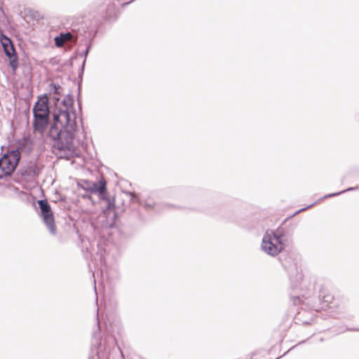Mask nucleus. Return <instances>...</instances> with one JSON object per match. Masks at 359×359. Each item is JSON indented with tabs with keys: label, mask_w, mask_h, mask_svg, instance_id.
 Wrapping results in <instances>:
<instances>
[{
	"label": "nucleus",
	"mask_w": 359,
	"mask_h": 359,
	"mask_svg": "<svg viewBox=\"0 0 359 359\" xmlns=\"http://www.w3.org/2000/svg\"><path fill=\"white\" fill-rule=\"evenodd\" d=\"M320 306L316 307L315 309L316 311L325 310L330 306V304H332L334 301V296L331 292L323 290L320 292Z\"/></svg>",
	"instance_id": "obj_7"
},
{
	"label": "nucleus",
	"mask_w": 359,
	"mask_h": 359,
	"mask_svg": "<svg viewBox=\"0 0 359 359\" xmlns=\"http://www.w3.org/2000/svg\"><path fill=\"white\" fill-rule=\"evenodd\" d=\"M52 86L53 87L54 93L55 94H60L59 89L60 88V86H57L55 84L52 85Z\"/></svg>",
	"instance_id": "obj_11"
},
{
	"label": "nucleus",
	"mask_w": 359,
	"mask_h": 359,
	"mask_svg": "<svg viewBox=\"0 0 359 359\" xmlns=\"http://www.w3.org/2000/svg\"><path fill=\"white\" fill-rule=\"evenodd\" d=\"M76 113L69 109L55 115V124L51 127L50 135L58 139L57 148L60 151L73 149V141L77 129Z\"/></svg>",
	"instance_id": "obj_1"
},
{
	"label": "nucleus",
	"mask_w": 359,
	"mask_h": 359,
	"mask_svg": "<svg viewBox=\"0 0 359 359\" xmlns=\"http://www.w3.org/2000/svg\"><path fill=\"white\" fill-rule=\"evenodd\" d=\"M18 150H13L4 154L0 159V178L12 174L20 160Z\"/></svg>",
	"instance_id": "obj_4"
},
{
	"label": "nucleus",
	"mask_w": 359,
	"mask_h": 359,
	"mask_svg": "<svg viewBox=\"0 0 359 359\" xmlns=\"http://www.w3.org/2000/svg\"><path fill=\"white\" fill-rule=\"evenodd\" d=\"M38 204L41 210V216L50 231L55 234L56 226L55 224L54 214L47 200H39Z\"/></svg>",
	"instance_id": "obj_5"
},
{
	"label": "nucleus",
	"mask_w": 359,
	"mask_h": 359,
	"mask_svg": "<svg viewBox=\"0 0 359 359\" xmlns=\"http://www.w3.org/2000/svg\"><path fill=\"white\" fill-rule=\"evenodd\" d=\"M284 248L282 238L277 236L273 231H266L262 240V248L268 254L271 255H276Z\"/></svg>",
	"instance_id": "obj_3"
},
{
	"label": "nucleus",
	"mask_w": 359,
	"mask_h": 359,
	"mask_svg": "<svg viewBox=\"0 0 359 359\" xmlns=\"http://www.w3.org/2000/svg\"><path fill=\"white\" fill-rule=\"evenodd\" d=\"M34 121L33 127L34 133H38L41 136L47 128L49 121L48 97L46 95L39 97L33 108Z\"/></svg>",
	"instance_id": "obj_2"
},
{
	"label": "nucleus",
	"mask_w": 359,
	"mask_h": 359,
	"mask_svg": "<svg viewBox=\"0 0 359 359\" xmlns=\"http://www.w3.org/2000/svg\"><path fill=\"white\" fill-rule=\"evenodd\" d=\"M0 41L5 54L11 60V62L12 64L13 60H15L17 59L15 50L12 41L4 34L1 35Z\"/></svg>",
	"instance_id": "obj_6"
},
{
	"label": "nucleus",
	"mask_w": 359,
	"mask_h": 359,
	"mask_svg": "<svg viewBox=\"0 0 359 359\" xmlns=\"http://www.w3.org/2000/svg\"><path fill=\"white\" fill-rule=\"evenodd\" d=\"M94 191L102 195L106 191V182L104 180H100L98 184H94L92 189Z\"/></svg>",
	"instance_id": "obj_9"
},
{
	"label": "nucleus",
	"mask_w": 359,
	"mask_h": 359,
	"mask_svg": "<svg viewBox=\"0 0 359 359\" xmlns=\"http://www.w3.org/2000/svg\"><path fill=\"white\" fill-rule=\"evenodd\" d=\"M292 300L294 305H299L302 303V299L299 297H293Z\"/></svg>",
	"instance_id": "obj_10"
},
{
	"label": "nucleus",
	"mask_w": 359,
	"mask_h": 359,
	"mask_svg": "<svg viewBox=\"0 0 359 359\" xmlns=\"http://www.w3.org/2000/svg\"><path fill=\"white\" fill-rule=\"evenodd\" d=\"M72 36H73L70 32L65 34L62 33L59 36H57L55 38V43L56 46L62 47L66 42L72 40Z\"/></svg>",
	"instance_id": "obj_8"
}]
</instances>
